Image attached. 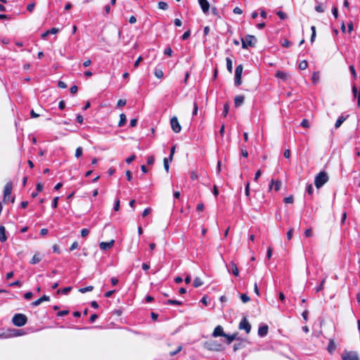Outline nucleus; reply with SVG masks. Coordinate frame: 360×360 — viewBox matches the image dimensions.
I'll list each match as a JSON object with an SVG mask.
<instances>
[{
	"mask_svg": "<svg viewBox=\"0 0 360 360\" xmlns=\"http://www.w3.org/2000/svg\"><path fill=\"white\" fill-rule=\"evenodd\" d=\"M229 271L231 272L235 276H238L239 275V271L236 266V264L233 262L230 264V268L229 269Z\"/></svg>",
	"mask_w": 360,
	"mask_h": 360,
	"instance_id": "nucleus-19",
	"label": "nucleus"
},
{
	"mask_svg": "<svg viewBox=\"0 0 360 360\" xmlns=\"http://www.w3.org/2000/svg\"><path fill=\"white\" fill-rule=\"evenodd\" d=\"M58 199H59L58 197H55L53 198V200L52 201V205H51L53 208H56L57 207Z\"/></svg>",
	"mask_w": 360,
	"mask_h": 360,
	"instance_id": "nucleus-58",
	"label": "nucleus"
},
{
	"mask_svg": "<svg viewBox=\"0 0 360 360\" xmlns=\"http://www.w3.org/2000/svg\"><path fill=\"white\" fill-rule=\"evenodd\" d=\"M224 339H208L205 342L204 346L210 351H221L224 349Z\"/></svg>",
	"mask_w": 360,
	"mask_h": 360,
	"instance_id": "nucleus-1",
	"label": "nucleus"
},
{
	"mask_svg": "<svg viewBox=\"0 0 360 360\" xmlns=\"http://www.w3.org/2000/svg\"><path fill=\"white\" fill-rule=\"evenodd\" d=\"M93 289H94V287L92 285H89L85 288H80L79 290V291L82 293H85L86 292H90V291L93 290Z\"/></svg>",
	"mask_w": 360,
	"mask_h": 360,
	"instance_id": "nucleus-32",
	"label": "nucleus"
},
{
	"mask_svg": "<svg viewBox=\"0 0 360 360\" xmlns=\"http://www.w3.org/2000/svg\"><path fill=\"white\" fill-rule=\"evenodd\" d=\"M136 159V155H132L129 157H128L127 159H126V162L127 164H130L132 161H134V160Z\"/></svg>",
	"mask_w": 360,
	"mask_h": 360,
	"instance_id": "nucleus-59",
	"label": "nucleus"
},
{
	"mask_svg": "<svg viewBox=\"0 0 360 360\" xmlns=\"http://www.w3.org/2000/svg\"><path fill=\"white\" fill-rule=\"evenodd\" d=\"M292 45V42L288 39H285L282 43V46L284 47H290Z\"/></svg>",
	"mask_w": 360,
	"mask_h": 360,
	"instance_id": "nucleus-61",
	"label": "nucleus"
},
{
	"mask_svg": "<svg viewBox=\"0 0 360 360\" xmlns=\"http://www.w3.org/2000/svg\"><path fill=\"white\" fill-rule=\"evenodd\" d=\"M27 321V318L23 314H15L12 319L13 323L18 327L23 326L26 324Z\"/></svg>",
	"mask_w": 360,
	"mask_h": 360,
	"instance_id": "nucleus-4",
	"label": "nucleus"
},
{
	"mask_svg": "<svg viewBox=\"0 0 360 360\" xmlns=\"http://www.w3.org/2000/svg\"><path fill=\"white\" fill-rule=\"evenodd\" d=\"M158 8L162 10H167L168 8V4L165 1H160L158 3Z\"/></svg>",
	"mask_w": 360,
	"mask_h": 360,
	"instance_id": "nucleus-33",
	"label": "nucleus"
},
{
	"mask_svg": "<svg viewBox=\"0 0 360 360\" xmlns=\"http://www.w3.org/2000/svg\"><path fill=\"white\" fill-rule=\"evenodd\" d=\"M327 276H325L322 279L320 285L316 288V292H319L324 288V284L326 281Z\"/></svg>",
	"mask_w": 360,
	"mask_h": 360,
	"instance_id": "nucleus-26",
	"label": "nucleus"
},
{
	"mask_svg": "<svg viewBox=\"0 0 360 360\" xmlns=\"http://www.w3.org/2000/svg\"><path fill=\"white\" fill-rule=\"evenodd\" d=\"M243 70V65L240 64L236 67L235 73L242 74Z\"/></svg>",
	"mask_w": 360,
	"mask_h": 360,
	"instance_id": "nucleus-56",
	"label": "nucleus"
},
{
	"mask_svg": "<svg viewBox=\"0 0 360 360\" xmlns=\"http://www.w3.org/2000/svg\"><path fill=\"white\" fill-rule=\"evenodd\" d=\"M294 201V198L292 195L286 197L284 198V202L285 203H292Z\"/></svg>",
	"mask_w": 360,
	"mask_h": 360,
	"instance_id": "nucleus-57",
	"label": "nucleus"
},
{
	"mask_svg": "<svg viewBox=\"0 0 360 360\" xmlns=\"http://www.w3.org/2000/svg\"><path fill=\"white\" fill-rule=\"evenodd\" d=\"M198 3L200 6L204 14L207 15L208 13L210 5L207 0H198Z\"/></svg>",
	"mask_w": 360,
	"mask_h": 360,
	"instance_id": "nucleus-11",
	"label": "nucleus"
},
{
	"mask_svg": "<svg viewBox=\"0 0 360 360\" xmlns=\"http://www.w3.org/2000/svg\"><path fill=\"white\" fill-rule=\"evenodd\" d=\"M349 70L354 77V79H356V71H355V69H354V66L353 65H349Z\"/></svg>",
	"mask_w": 360,
	"mask_h": 360,
	"instance_id": "nucleus-46",
	"label": "nucleus"
},
{
	"mask_svg": "<svg viewBox=\"0 0 360 360\" xmlns=\"http://www.w3.org/2000/svg\"><path fill=\"white\" fill-rule=\"evenodd\" d=\"M307 192L310 195H311L313 194V193H314V187H313L312 184H309V185L307 186Z\"/></svg>",
	"mask_w": 360,
	"mask_h": 360,
	"instance_id": "nucleus-47",
	"label": "nucleus"
},
{
	"mask_svg": "<svg viewBox=\"0 0 360 360\" xmlns=\"http://www.w3.org/2000/svg\"><path fill=\"white\" fill-rule=\"evenodd\" d=\"M169 158H165L164 159V167H165V169L166 170L167 172H169Z\"/></svg>",
	"mask_w": 360,
	"mask_h": 360,
	"instance_id": "nucleus-43",
	"label": "nucleus"
},
{
	"mask_svg": "<svg viewBox=\"0 0 360 360\" xmlns=\"http://www.w3.org/2000/svg\"><path fill=\"white\" fill-rule=\"evenodd\" d=\"M301 126L304 128H309V121L307 120V119H304L302 122H301Z\"/></svg>",
	"mask_w": 360,
	"mask_h": 360,
	"instance_id": "nucleus-44",
	"label": "nucleus"
},
{
	"mask_svg": "<svg viewBox=\"0 0 360 360\" xmlns=\"http://www.w3.org/2000/svg\"><path fill=\"white\" fill-rule=\"evenodd\" d=\"M33 296V294L32 292H27L24 294V297L25 300H30Z\"/></svg>",
	"mask_w": 360,
	"mask_h": 360,
	"instance_id": "nucleus-63",
	"label": "nucleus"
},
{
	"mask_svg": "<svg viewBox=\"0 0 360 360\" xmlns=\"http://www.w3.org/2000/svg\"><path fill=\"white\" fill-rule=\"evenodd\" d=\"M41 260V258L39 253H36L32 257V259L30 260V264H36L39 263Z\"/></svg>",
	"mask_w": 360,
	"mask_h": 360,
	"instance_id": "nucleus-24",
	"label": "nucleus"
},
{
	"mask_svg": "<svg viewBox=\"0 0 360 360\" xmlns=\"http://www.w3.org/2000/svg\"><path fill=\"white\" fill-rule=\"evenodd\" d=\"M281 185L282 183L281 181H274L272 179L271 184L269 185V189L271 190L274 187L276 191H278L281 189Z\"/></svg>",
	"mask_w": 360,
	"mask_h": 360,
	"instance_id": "nucleus-14",
	"label": "nucleus"
},
{
	"mask_svg": "<svg viewBox=\"0 0 360 360\" xmlns=\"http://www.w3.org/2000/svg\"><path fill=\"white\" fill-rule=\"evenodd\" d=\"M191 35V30H188L187 31H186L183 35L181 36V39L182 40H186L187 39L189 38Z\"/></svg>",
	"mask_w": 360,
	"mask_h": 360,
	"instance_id": "nucleus-37",
	"label": "nucleus"
},
{
	"mask_svg": "<svg viewBox=\"0 0 360 360\" xmlns=\"http://www.w3.org/2000/svg\"><path fill=\"white\" fill-rule=\"evenodd\" d=\"M113 244H114V240H112L110 242H101L99 244V246L101 250H106L111 248L112 247Z\"/></svg>",
	"mask_w": 360,
	"mask_h": 360,
	"instance_id": "nucleus-13",
	"label": "nucleus"
},
{
	"mask_svg": "<svg viewBox=\"0 0 360 360\" xmlns=\"http://www.w3.org/2000/svg\"><path fill=\"white\" fill-rule=\"evenodd\" d=\"M89 230L87 229H83L81 231V236L83 238L89 235Z\"/></svg>",
	"mask_w": 360,
	"mask_h": 360,
	"instance_id": "nucleus-55",
	"label": "nucleus"
},
{
	"mask_svg": "<svg viewBox=\"0 0 360 360\" xmlns=\"http://www.w3.org/2000/svg\"><path fill=\"white\" fill-rule=\"evenodd\" d=\"M82 153H83V149L82 147H78L77 149H76V151H75V157L76 158H79L82 155Z\"/></svg>",
	"mask_w": 360,
	"mask_h": 360,
	"instance_id": "nucleus-36",
	"label": "nucleus"
},
{
	"mask_svg": "<svg viewBox=\"0 0 360 360\" xmlns=\"http://www.w3.org/2000/svg\"><path fill=\"white\" fill-rule=\"evenodd\" d=\"M172 52H173V51H172V49H171L170 47H167V48L165 49V51H164V53H165V55L169 56H172Z\"/></svg>",
	"mask_w": 360,
	"mask_h": 360,
	"instance_id": "nucleus-54",
	"label": "nucleus"
},
{
	"mask_svg": "<svg viewBox=\"0 0 360 360\" xmlns=\"http://www.w3.org/2000/svg\"><path fill=\"white\" fill-rule=\"evenodd\" d=\"M126 121H127V118H126L125 115L122 113L120 115V122H119L118 126L122 127L126 123Z\"/></svg>",
	"mask_w": 360,
	"mask_h": 360,
	"instance_id": "nucleus-29",
	"label": "nucleus"
},
{
	"mask_svg": "<svg viewBox=\"0 0 360 360\" xmlns=\"http://www.w3.org/2000/svg\"><path fill=\"white\" fill-rule=\"evenodd\" d=\"M165 304H172V305H173V304L181 305L183 303H182V302L176 300H167L165 302Z\"/></svg>",
	"mask_w": 360,
	"mask_h": 360,
	"instance_id": "nucleus-30",
	"label": "nucleus"
},
{
	"mask_svg": "<svg viewBox=\"0 0 360 360\" xmlns=\"http://www.w3.org/2000/svg\"><path fill=\"white\" fill-rule=\"evenodd\" d=\"M154 74L158 79L162 78L164 75L162 70L158 68H155Z\"/></svg>",
	"mask_w": 360,
	"mask_h": 360,
	"instance_id": "nucleus-31",
	"label": "nucleus"
},
{
	"mask_svg": "<svg viewBox=\"0 0 360 360\" xmlns=\"http://www.w3.org/2000/svg\"><path fill=\"white\" fill-rule=\"evenodd\" d=\"M69 314V311L68 310H63V311H60L57 313V316H65L67 314Z\"/></svg>",
	"mask_w": 360,
	"mask_h": 360,
	"instance_id": "nucleus-60",
	"label": "nucleus"
},
{
	"mask_svg": "<svg viewBox=\"0 0 360 360\" xmlns=\"http://www.w3.org/2000/svg\"><path fill=\"white\" fill-rule=\"evenodd\" d=\"M245 195L249 198L250 197V183L248 182L245 185Z\"/></svg>",
	"mask_w": 360,
	"mask_h": 360,
	"instance_id": "nucleus-48",
	"label": "nucleus"
},
{
	"mask_svg": "<svg viewBox=\"0 0 360 360\" xmlns=\"http://www.w3.org/2000/svg\"><path fill=\"white\" fill-rule=\"evenodd\" d=\"M226 68H227V70L230 73H232L233 65H232V60H231V59L230 58H226Z\"/></svg>",
	"mask_w": 360,
	"mask_h": 360,
	"instance_id": "nucleus-27",
	"label": "nucleus"
},
{
	"mask_svg": "<svg viewBox=\"0 0 360 360\" xmlns=\"http://www.w3.org/2000/svg\"><path fill=\"white\" fill-rule=\"evenodd\" d=\"M181 349H182V346L179 345L176 350L169 352V355L171 356H174L175 354H178L181 350Z\"/></svg>",
	"mask_w": 360,
	"mask_h": 360,
	"instance_id": "nucleus-42",
	"label": "nucleus"
},
{
	"mask_svg": "<svg viewBox=\"0 0 360 360\" xmlns=\"http://www.w3.org/2000/svg\"><path fill=\"white\" fill-rule=\"evenodd\" d=\"M120 200L118 198L116 199V200L115 202L114 207H113L115 211L117 212L120 210Z\"/></svg>",
	"mask_w": 360,
	"mask_h": 360,
	"instance_id": "nucleus-50",
	"label": "nucleus"
},
{
	"mask_svg": "<svg viewBox=\"0 0 360 360\" xmlns=\"http://www.w3.org/2000/svg\"><path fill=\"white\" fill-rule=\"evenodd\" d=\"M347 119V117L345 116H340L335 122V127L339 128L341 124L345 122V120Z\"/></svg>",
	"mask_w": 360,
	"mask_h": 360,
	"instance_id": "nucleus-25",
	"label": "nucleus"
},
{
	"mask_svg": "<svg viewBox=\"0 0 360 360\" xmlns=\"http://www.w3.org/2000/svg\"><path fill=\"white\" fill-rule=\"evenodd\" d=\"M269 327L266 324L261 323L258 328V335L260 337L266 336L268 333Z\"/></svg>",
	"mask_w": 360,
	"mask_h": 360,
	"instance_id": "nucleus-12",
	"label": "nucleus"
},
{
	"mask_svg": "<svg viewBox=\"0 0 360 360\" xmlns=\"http://www.w3.org/2000/svg\"><path fill=\"white\" fill-rule=\"evenodd\" d=\"M328 181V176L324 171L319 172L315 177L314 184L317 188L322 187Z\"/></svg>",
	"mask_w": 360,
	"mask_h": 360,
	"instance_id": "nucleus-3",
	"label": "nucleus"
},
{
	"mask_svg": "<svg viewBox=\"0 0 360 360\" xmlns=\"http://www.w3.org/2000/svg\"><path fill=\"white\" fill-rule=\"evenodd\" d=\"M150 212H151V209H150V208H149V207L146 208V209L143 210V213H142V216H143V217H146L148 214H149Z\"/></svg>",
	"mask_w": 360,
	"mask_h": 360,
	"instance_id": "nucleus-64",
	"label": "nucleus"
},
{
	"mask_svg": "<svg viewBox=\"0 0 360 360\" xmlns=\"http://www.w3.org/2000/svg\"><path fill=\"white\" fill-rule=\"evenodd\" d=\"M229 106L228 105V103H226L224 104V110H223V112H222V115L224 117H226L229 112Z\"/></svg>",
	"mask_w": 360,
	"mask_h": 360,
	"instance_id": "nucleus-41",
	"label": "nucleus"
},
{
	"mask_svg": "<svg viewBox=\"0 0 360 360\" xmlns=\"http://www.w3.org/2000/svg\"><path fill=\"white\" fill-rule=\"evenodd\" d=\"M7 240L6 229L4 226H0V241L4 243Z\"/></svg>",
	"mask_w": 360,
	"mask_h": 360,
	"instance_id": "nucleus-20",
	"label": "nucleus"
},
{
	"mask_svg": "<svg viewBox=\"0 0 360 360\" xmlns=\"http://www.w3.org/2000/svg\"><path fill=\"white\" fill-rule=\"evenodd\" d=\"M336 345L333 339H330L329 344L327 347V350L330 354H333V352L335 350Z\"/></svg>",
	"mask_w": 360,
	"mask_h": 360,
	"instance_id": "nucleus-21",
	"label": "nucleus"
},
{
	"mask_svg": "<svg viewBox=\"0 0 360 360\" xmlns=\"http://www.w3.org/2000/svg\"><path fill=\"white\" fill-rule=\"evenodd\" d=\"M71 287H66V288H64L63 289H62L61 290H58V292H61L64 295H67L68 293L70 292V291L71 290Z\"/></svg>",
	"mask_w": 360,
	"mask_h": 360,
	"instance_id": "nucleus-39",
	"label": "nucleus"
},
{
	"mask_svg": "<svg viewBox=\"0 0 360 360\" xmlns=\"http://www.w3.org/2000/svg\"><path fill=\"white\" fill-rule=\"evenodd\" d=\"M352 94L355 98H357V105L360 108V91L358 93L356 86L354 84L352 86Z\"/></svg>",
	"mask_w": 360,
	"mask_h": 360,
	"instance_id": "nucleus-18",
	"label": "nucleus"
},
{
	"mask_svg": "<svg viewBox=\"0 0 360 360\" xmlns=\"http://www.w3.org/2000/svg\"><path fill=\"white\" fill-rule=\"evenodd\" d=\"M240 299L243 303H246V302H249L250 300L249 296L246 294H241Z\"/></svg>",
	"mask_w": 360,
	"mask_h": 360,
	"instance_id": "nucleus-35",
	"label": "nucleus"
},
{
	"mask_svg": "<svg viewBox=\"0 0 360 360\" xmlns=\"http://www.w3.org/2000/svg\"><path fill=\"white\" fill-rule=\"evenodd\" d=\"M257 40L254 35L247 34L245 38H241L242 48L247 49L248 47H255Z\"/></svg>",
	"mask_w": 360,
	"mask_h": 360,
	"instance_id": "nucleus-2",
	"label": "nucleus"
},
{
	"mask_svg": "<svg viewBox=\"0 0 360 360\" xmlns=\"http://www.w3.org/2000/svg\"><path fill=\"white\" fill-rule=\"evenodd\" d=\"M212 336L214 338H216L217 336H221L222 338H236V335H229L226 334L224 332V329L221 326H217L214 328V330L212 333Z\"/></svg>",
	"mask_w": 360,
	"mask_h": 360,
	"instance_id": "nucleus-8",
	"label": "nucleus"
},
{
	"mask_svg": "<svg viewBox=\"0 0 360 360\" xmlns=\"http://www.w3.org/2000/svg\"><path fill=\"white\" fill-rule=\"evenodd\" d=\"M170 124L172 130L175 133H179L181 130V127L176 117H173L170 120Z\"/></svg>",
	"mask_w": 360,
	"mask_h": 360,
	"instance_id": "nucleus-9",
	"label": "nucleus"
},
{
	"mask_svg": "<svg viewBox=\"0 0 360 360\" xmlns=\"http://www.w3.org/2000/svg\"><path fill=\"white\" fill-rule=\"evenodd\" d=\"M12 188H13V185H12L11 181L7 182L6 184L5 185L4 190V202L9 201L10 198H11V202H14L15 198L11 197Z\"/></svg>",
	"mask_w": 360,
	"mask_h": 360,
	"instance_id": "nucleus-5",
	"label": "nucleus"
},
{
	"mask_svg": "<svg viewBox=\"0 0 360 360\" xmlns=\"http://www.w3.org/2000/svg\"><path fill=\"white\" fill-rule=\"evenodd\" d=\"M49 300H50V298H49V296L44 295L42 297H41L38 300H37L34 302H33L32 303V305L33 307H37V306L39 305L44 301H49Z\"/></svg>",
	"mask_w": 360,
	"mask_h": 360,
	"instance_id": "nucleus-16",
	"label": "nucleus"
},
{
	"mask_svg": "<svg viewBox=\"0 0 360 360\" xmlns=\"http://www.w3.org/2000/svg\"><path fill=\"white\" fill-rule=\"evenodd\" d=\"M342 360H360L356 352L344 350L341 355Z\"/></svg>",
	"mask_w": 360,
	"mask_h": 360,
	"instance_id": "nucleus-7",
	"label": "nucleus"
},
{
	"mask_svg": "<svg viewBox=\"0 0 360 360\" xmlns=\"http://www.w3.org/2000/svg\"><path fill=\"white\" fill-rule=\"evenodd\" d=\"M275 76L277 78H279L282 79L283 81H285L288 79L289 75L287 72H285L283 71L278 70L276 72Z\"/></svg>",
	"mask_w": 360,
	"mask_h": 360,
	"instance_id": "nucleus-15",
	"label": "nucleus"
},
{
	"mask_svg": "<svg viewBox=\"0 0 360 360\" xmlns=\"http://www.w3.org/2000/svg\"><path fill=\"white\" fill-rule=\"evenodd\" d=\"M244 96H236L234 98V105L236 108L240 106L244 103Z\"/></svg>",
	"mask_w": 360,
	"mask_h": 360,
	"instance_id": "nucleus-17",
	"label": "nucleus"
},
{
	"mask_svg": "<svg viewBox=\"0 0 360 360\" xmlns=\"http://www.w3.org/2000/svg\"><path fill=\"white\" fill-rule=\"evenodd\" d=\"M241 77H242V74L235 73L234 84L236 86H238L241 84V83H242Z\"/></svg>",
	"mask_w": 360,
	"mask_h": 360,
	"instance_id": "nucleus-23",
	"label": "nucleus"
},
{
	"mask_svg": "<svg viewBox=\"0 0 360 360\" xmlns=\"http://www.w3.org/2000/svg\"><path fill=\"white\" fill-rule=\"evenodd\" d=\"M175 148H176V146H174L172 147V148L170 150L169 157L168 158L170 161H172L173 156H174V154L175 153Z\"/></svg>",
	"mask_w": 360,
	"mask_h": 360,
	"instance_id": "nucleus-51",
	"label": "nucleus"
},
{
	"mask_svg": "<svg viewBox=\"0 0 360 360\" xmlns=\"http://www.w3.org/2000/svg\"><path fill=\"white\" fill-rule=\"evenodd\" d=\"M59 32L58 28L53 27L51 30L46 31L44 33L41 34L42 38L46 37L49 34H56Z\"/></svg>",
	"mask_w": 360,
	"mask_h": 360,
	"instance_id": "nucleus-22",
	"label": "nucleus"
},
{
	"mask_svg": "<svg viewBox=\"0 0 360 360\" xmlns=\"http://www.w3.org/2000/svg\"><path fill=\"white\" fill-rule=\"evenodd\" d=\"M126 103H127L126 100H124V99H120L117 101V107H118V108L122 107V106L126 105Z\"/></svg>",
	"mask_w": 360,
	"mask_h": 360,
	"instance_id": "nucleus-52",
	"label": "nucleus"
},
{
	"mask_svg": "<svg viewBox=\"0 0 360 360\" xmlns=\"http://www.w3.org/2000/svg\"><path fill=\"white\" fill-rule=\"evenodd\" d=\"M276 14L278 15V17L281 19V20H285L287 18V15L281 11H278L276 12Z\"/></svg>",
	"mask_w": 360,
	"mask_h": 360,
	"instance_id": "nucleus-38",
	"label": "nucleus"
},
{
	"mask_svg": "<svg viewBox=\"0 0 360 360\" xmlns=\"http://www.w3.org/2000/svg\"><path fill=\"white\" fill-rule=\"evenodd\" d=\"M234 340H237V342L234 343L233 345L234 352L245 346V339H224V343L227 345H229Z\"/></svg>",
	"mask_w": 360,
	"mask_h": 360,
	"instance_id": "nucleus-6",
	"label": "nucleus"
},
{
	"mask_svg": "<svg viewBox=\"0 0 360 360\" xmlns=\"http://www.w3.org/2000/svg\"><path fill=\"white\" fill-rule=\"evenodd\" d=\"M203 285V282L202 281L201 278L199 277L195 278L193 281V286L195 288H198Z\"/></svg>",
	"mask_w": 360,
	"mask_h": 360,
	"instance_id": "nucleus-28",
	"label": "nucleus"
},
{
	"mask_svg": "<svg viewBox=\"0 0 360 360\" xmlns=\"http://www.w3.org/2000/svg\"><path fill=\"white\" fill-rule=\"evenodd\" d=\"M319 79V75L318 72H314L313 75H312V81H313V83L314 84H316L318 82Z\"/></svg>",
	"mask_w": 360,
	"mask_h": 360,
	"instance_id": "nucleus-40",
	"label": "nucleus"
},
{
	"mask_svg": "<svg viewBox=\"0 0 360 360\" xmlns=\"http://www.w3.org/2000/svg\"><path fill=\"white\" fill-rule=\"evenodd\" d=\"M212 13L214 15L217 16L218 18H221V16H220V15L219 13V11H218V10H217V8L216 7H212Z\"/></svg>",
	"mask_w": 360,
	"mask_h": 360,
	"instance_id": "nucleus-49",
	"label": "nucleus"
},
{
	"mask_svg": "<svg viewBox=\"0 0 360 360\" xmlns=\"http://www.w3.org/2000/svg\"><path fill=\"white\" fill-rule=\"evenodd\" d=\"M272 252H273L272 247H271V246L269 247L267 249V252H266V257L268 258V259H271V255H272Z\"/></svg>",
	"mask_w": 360,
	"mask_h": 360,
	"instance_id": "nucleus-53",
	"label": "nucleus"
},
{
	"mask_svg": "<svg viewBox=\"0 0 360 360\" xmlns=\"http://www.w3.org/2000/svg\"><path fill=\"white\" fill-rule=\"evenodd\" d=\"M34 6H35V4L34 3H31L30 4L27 5V10L29 11V12H32L34 8Z\"/></svg>",
	"mask_w": 360,
	"mask_h": 360,
	"instance_id": "nucleus-62",
	"label": "nucleus"
},
{
	"mask_svg": "<svg viewBox=\"0 0 360 360\" xmlns=\"http://www.w3.org/2000/svg\"><path fill=\"white\" fill-rule=\"evenodd\" d=\"M307 65H308V64H307V60H302L299 63V69L304 70L307 69Z\"/></svg>",
	"mask_w": 360,
	"mask_h": 360,
	"instance_id": "nucleus-34",
	"label": "nucleus"
},
{
	"mask_svg": "<svg viewBox=\"0 0 360 360\" xmlns=\"http://www.w3.org/2000/svg\"><path fill=\"white\" fill-rule=\"evenodd\" d=\"M315 10L319 13H323L324 11V8L323 7L321 4H319L316 6Z\"/></svg>",
	"mask_w": 360,
	"mask_h": 360,
	"instance_id": "nucleus-45",
	"label": "nucleus"
},
{
	"mask_svg": "<svg viewBox=\"0 0 360 360\" xmlns=\"http://www.w3.org/2000/svg\"><path fill=\"white\" fill-rule=\"evenodd\" d=\"M239 328L240 330H245L247 334L250 332L251 325L245 317L240 321L239 323Z\"/></svg>",
	"mask_w": 360,
	"mask_h": 360,
	"instance_id": "nucleus-10",
	"label": "nucleus"
}]
</instances>
